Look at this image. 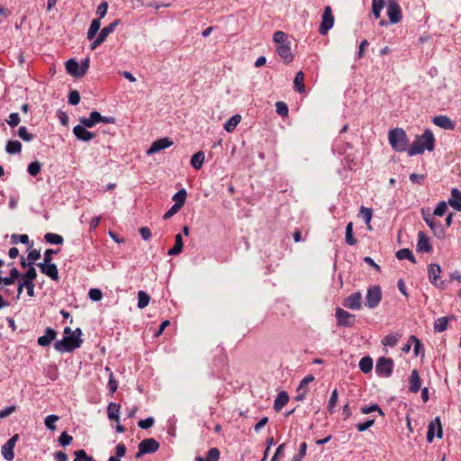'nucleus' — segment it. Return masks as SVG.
<instances>
[{"mask_svg":"<svg viewBox=\"0 0 461 461\" xmlns=\"http://www.w3.org/2000/svg\"><path fill=\"white\" fill-rule=\"evenodd\" d=\"M140 448H142L143 452L147 454H152L158 450L159 443L153 438H149L141 440L139 443Z\"/></svg>","mask_w":461,"mask_h":461,"instance_id":"obj_19","label":"nucleus"},{"mask_svg":"<svg viewBox=\"0 0 461 461\" xmlns=\"http://www.w3.org/2000/svg\"><path fill=\"white\" fill-rule=\"evenodd\" d=\"M448 323V317H440L436 320L434 323V330L436 332H443L447 330Z\"/></svg>","mask_w":461,"mask_h":461,"instance_id":"obj_42","label":"nucleus"},{"mask_svg":"<svg viewBox=\"0 0 461 461\" xmlns=\"http://www.w3.org/2000/svg\"><path fill=\"white\" fill-rule=\"evenodd\" d=\"M186 196H187L186 190L182 188L181 190H179L173 195L172 199L175 202L174 204L182 208L186 200Z\"/></svg>","mask_w":461,"mask_h":461,"instance_id":"obj_35","label":"nucleus"},{"mask_svg":"<svg viewBox=\"0 0 461 461\" xmlns=\"http://www.w3.org/2000/svg\"><path fill=\"white\" fill-rule=\"evenodd\" d=\"M437 428V438H441L443 437V429L441 425V421L439 417H436L432 421L429 423L428 432H427V440L431 443L435 438V429Z\"/></svg>","mask_w":461,"mask_h":461,"instance_id":"obj_11","label":"nucleus"},{"mask_svg":"<svg viewBox=\"0 0 461 461\" xmlns=\"http://www.w3.org/2000/svg\"><path fill=\"white\" fill-rule=\"evenodd\" d=\"M441 268L438 264L431 263L428 266V277L429 282L436 287L445 289L447 281L440 278Z\"/></svg>","mask_w":461,"mask_h":461,"instance_id":"obj_4","label":"nucleus"},{"mask_svg":"<svg viewBox=\"0 0 461 461\" xmlns=\"http://www.w3.org/2000/svg\"><path fill=\"white\" fill-rule=\"evenodd\" d=\"M121 405L115 402H110L107 408V416L111 420L118 421L120 420Z\"/></svg>","mask_w":461,"mask_h":461,"instance_id":"obj_28","label":"nucleus"},{"mask_svg":"<svg viewBox=\"0 0 461 461\" xmlns=\"http://www.w3.org/2000/svg\"><path fill=\"white\" fill-rule=\"evenodd\" d=\"M447 205H449L447 202L441 201L437 204L433 214H428L426 216L424 212H422L423 219L431 230H435L437 228L435 216H443L448 209Z\"/></svg>","mask_w":461,"mask_h":461,"instance_id":"obj_8","label":"nucleus"},{"mask_svg":"<svg viewBox=\"0 0 461 461\" xmlns=\"http://www.w3.org/2000/svg\"><path fill=\"white\" fill-rule=\"evenodd\" d=\"M101 120V113L97 111L90 113L89 117H80L79 122L82 125L87 128H93L95 124L99 123Z\"/></svg>","mask_w":461,"mask_h":461,"instance_id":"obj_21","label":"nucleus"},{"mask_svg":"<svg viewBox=\"0 0 461 461\" xmlns=\"http://www.w3.org/2000/svg\"><path fill=\"white\" fill-rule=\"evenodd\" d=\"M393 360L390 357H381L377 359L375 372L378 376L389 377L393 374Z\"/></svg>","mask_w":461,"mask_h":461,"instance_id":"obj_7","label":"nucleus"},{"mask_svg":"<svg viewBox=\"0 0 461 461\" xmlns=\"http://www.w3.org/2000/svg\"><path fill=\"white\" fill-rule=\"evenodd\" d=\"M388 140L391 147L397 152H403L407 149L408 138L406 132L402 128L390 130Z\"/></svg>","mask_w":461,"mask_h":461,"instance_id":"obj_2","label":"nucleus"},{"mask_svg":"<svg viewBox=\"0 0 461 461\" xmlns=\"http://www.w3.org/2000/svg\"><path fill=\"white\" fill-rule=\"evenodd\" d=\"M108 3L104 1L102 2L96 9V14L99 15L100 20L104 18L107 13Z\"/></svg>","mask_w":461,"mask_h":461,"instance_id":"obj_61","label":"nucleus"},{"mask_svg":"<svg viewBox=\"0 0 461 461\" xmlns=\"http://www.w3.org/2000/svg\"><path fill=\"white\" fill-rule=\"evenodd\" d=\"M44 240H46V242L55 245L62 244L64 241L62 236L53 232H47L46 235L44 236Z\"/></svg>","mask_w":461,"mask_h":461,"instance_id":"obj_40","label":"nucleus"},{"mask_svg":"<svg viewBox=\"0 0 461 461\" xmlns=\"http://www.w3.org/2000/svg\"><path fill=\"white\" fill-rule=\"evenodd\" d=\"M314 380V376L312 375H308L304 378L302 379V381L299 384V386L297 387V391H304L307 389V385L312 383Z\"/></svg>","mask_w":461,"mask_h":461,"instance_id":"obj_57","label":"nucleus"},{"mask_svg":"<svg viewBox=\"0 0 461 461\" xmlns=\"http://www.w3.org/2000/svg\"><path fill=\"white\" fill-rule=\"evenodd\" d=\"M37 277V271L33 266H30L25 273L22 275L23 282H34Z\"/></svg>","mask_w":461,"mask_h":461,"instance_id":"obj_43","label":"nucleus"},{"mask_svg":"<svg viewBox=\"0 0 461 461\" xmlns=\"http://www.w3.org/2000/svg\"><path fill=\"white\" fill-rule=\"evenodd\" d=\"M41 169V164L39 161H33L28 165L27 171L28 173L35 176H37Z\"/></svg>","mask_w":461,"mask_h":461,"instance_id":"obj_51","label":"nucleus"},{"mask_svg":"<svg viewBox=\"0 0 461 461\" xmlns=\"http://www.w3.org/2000/svg\"><path fill=\"white\" fill-rule=\"evenodd\" d=\"M173 144V141L168 138L158 139L152 142L151 146L148 149L147 153L149 155L155 154L160 150H163Z\"/></svg>","mask_w":461,"mask_h":461,"instance_id":"obj_17","label":"nucleus"},{"mask_svg":"<svg viewBox=\"0 0 461 461\" xmlns=\"http://www.w3.org/2000/svg\"><path fill=\"white\" fill-rule=\"evenodd\" d=\"M432 122L436 126L447 131H453L456 127L455 122L447 115H437Z\"/></svg>","mask_w":461,"mask_h":461,"instance_id":"obj_16","label":"nucleus"},{"mask_svg":"<svg viewBox=\"0 0 461 461\" xmlns=\"http://www.w3.org/2000/svg\"><path fill=\"white\" fill-rule=\"evenodd\" d=\"M386 14L391 23H398L402 20V9L395 0H389Z\"/></svg>","mask_w":461,"mask_h":461,"instance_id":"obj_10","label":"nucleus"},{"mask_svg":"<svg viewBox=\"0 0 461 461\" xmlns=\"http://www.w3.org/2000/svg\"><path fill=\"white\" fill-rule=\"evenodd\" d=\"M89 298L94 302H99L103 298V293L98 288H91L88 292Z\"/></svg>","mask_w":461,"mask_h":461,"instance_id":"obj_54","label":"nucleus"},{"mask_svg":"<svg viewBox=\"0 0 461 461\" xmlns=\"http://www.w3.org/2000/svg\"><path fill=\"white\" fill-rule=\"evenodd\" d=\"M121 23V20L116 19L113 23H111L109 25L104 27L98 36L104 41L106 38L114 32L116 26Z\"/></svg>","mask_w":461,"mask_h":461,"instance_id":"obj_29","label":"nucleus"},{"mask_svg":"<svg viewBox=\"0 0 461 461\" xmlns=\"http://www.w3.org/2000/svg\"><path fill=\"white\" fill-rule=\"evenodd\" d=\"M304 74L303 71H299L295 74L294 80V88L298 93H303L305 91V86L303 85Z\"/></svg>","mask_w":461,"mask_h":461,"instance_id":"obj_32","label":"nucleus"},{"mask_svg":"<svg viewBox=\"0 0 461 461\" xmlns=\"http://www.w3.org/2000/svg\"><path fill=\"white\" fill-rule=\"evenodd\" d=\"M451 196L447 203L455 210L461 212V192L457 188L451 189Z\"/></svg>","mask_w":461,"mask_h":461,"instance_id":"obj_24","label":"nucleus"},{"mask_svg":"<svg viewBox=\"0 0 461 461\" xmlns=\"http://www.w3.org/2000/svg\"><path fill=\"white\" fill-rule=\"evenodd\" d=\"M396 258L400 260L409 259L411 262L415 263V258L412 255V252L409 249H402L396 252Z\"/></svg>","mask_w":461,"mask_h":461,"instance_id":"obj_41","label":"nucleus"},{"mask_svg":"<svg viewBox=\"0 0 461 461\" xmlns=\"http://www.w3.org/2000/svg\"><path fill=\"white\" fill-rule=\"evenodd\" d=\"M399 337H400V335H398L396 333H390L383 339L382 343L385 347L393 348L396 346Z\"/></svg>","mask_w":461,"mask_h":461,"instance_id":"obj_39","label":"nucleus"},{"mask_svg":"<svg viewBox=\"0 0 461 461\" xmlns=\"http://www.w3.org/2000/svg\"><path fill=\"white\" fill-rule=\"evenodd\" d=\"M288 393L285 391L280 392L274 402V410L276 411H280L283 409V407L288 402Z\"/></svg>","mask_w":461,"mask_h":461,"instance_id":"obj_27","label":"nucleus"},{"mask_svg":"<svg viewBox=\"0 0 461 461\" xmlns=\"http://www.w3.org/2000/svg\"><path fill=\"white\" fill-rule=\"evenodd\" d=\"M60 251L59 249H48L44 252L43 262H52V257L54 254H58Z\"/></svg>","mask_w":461,"mask_h":461,"instance_id":"obj_63","label":"nucleus"},{"mask_svg":"<svg viewBox=\"0 0 461 461\" xmlns=\"http://www.w3.org/2000/svg\"><path fill=\"white\" fill-rule=\"evenodd\" d=\"M418 233H419V239H418V242H417V251L430 253L432 251V246L430 244L429 237H427L425 232H418Z\"/></svg>","mask_w":461,"mask_h":461,"instance_id":"obj_20","label":"nucleus"},{"mask_svg":"<svg viewBox=\"0 0 461 461\" xmlns=\"http://www.w3.org/2000/svg\"><path fill=\"white\" fill-rule=\"evenodd\" d=\"M126 446L123 443H119L115 447V457L121 458L123 457L126 454Z\"/></svg>","mask_w":461,"mask_h":461,"instance_id":"obj_64","label":"nucleus"},{"mask_svg":"<svg viewBox=\"0 0 461 461\" xmlns=\"http://www.w3.org/2000/svg\"><path fill=\"white\" fill-rule=\"evenodd\" d=\"M19 439V435L14 434L12 438H10L6 443L2 447V456L7 461H12L14 458V448L17 440Z\"/></svg>","mask_w":461,"mask_h":461,"instance_id":"obj_13","label":"nucleus"},{"mask_svg":"<svg viewBox=\"0 0 461 461\" xmlns=\"http://www.w3.org/2000/svg\"><path fill=\"white\" fill-rule=\"evenodd\" d=\"M19 242L28 245L29 249L32 247V243H30L29 236L27 234H13L11 236V243L18 244Z\"/></svg>","mask_w":461,"mask_h":461,"instance_id":"obj_36","label":"nucleus"},{"mask_svg":"<svg viewBox=\"0 0 461 461\" xmlns=\"http://www.w3.org/2000/svg\"><path fill=\"white\" fill-rule=\"evenodd\" d=\"M19 137L24 141H31L34 139V135L32 133L28 132L26 127L21 126L18 130Z\"/></svg>","mask_w":461,"mask_h":461,"instance_id":"obj_53","label":"nucleus"},{"mask_svg":"<svg viewBox=\"0 0 461 461\" xmlns=\"http://www.w3.org/2000/svg\"><path fill=\"white\" fill-rule=\"evenodd\" d=\"M6 122L9 124V126L12 127V128L17 126L20 123V122H21V118H20L19 113H10L9 117H8V120Z\"/></svg>","mask_w":461,"mask_h":461,"instance_id":"obj_55","label":"nucleus"},{"mask_svg":"<svg viewBox=\"0 0 461 461\" xmlns=\"http://www.w3.org/2000/svg\"><path fill=\"white\" fill-rule=\"evenodd\" d=\"M382 300V290L379 285H372L367 289L365 305L369 309H375Z\"/></svg>","mask_w":461,"mask_h":461,"instance_id":"obj_6","label":"nucleus"},{"mask_svg":"<svg viewBox=\"0 0 461 461\" xmlns=\"http://www.w3.org/2000/svg\"><path fill=\"white\" fill-rule=\"evenodd\" d=\"M154 422V419L152 417H149L144 420H140L138 421V426L142 429H148L153 426Z\"/></svg>","mask_w":461,"mask_h":461,"instance_id":"obj_56","label":"nucleus"},{"mask_svg":"<svg viewBox=\"0 0 461 461\" xmlns=\"http://www.w3.org/2000/svg\"><path fill=\"white\" fill-rule=\"evenodd\" d=\"M41 258V252L38 249H32L28 254V265L33 266L34 262Z\"/></svg>","mask_w":461,"mask_h":461,"instance_id":"obj_60","label":"nucleus"},{"mask_svg":"<svg viewBox=\"0 0 461 461\" xmlns=\"http://www.w3.org/2000/svg\"><path fill=\"white\" fill-rule=\"evenodd\" d=\"M105 371L109 373V381H108V386L111 393H113L116 392L118 388L117 382L113 376V373L112 369L109 366L105 367Z\"/></svg>","mask_w":461,"mask_h":461,"instance_id":"obj_46","label":"nucleus"},{"mask_svg":"<svg viewBox=\"0 0 461 461\" xmlns=\"http://www.w3.org/2000/svg\"><path fill=\"white\" fill-rule=\"evenodd\" d=\"M149 300L150 297L146 292L140 291L138 293V307L140 309H144L146 306H148Z\"/></svg>","mask_w":461,"mask_h":461,"instance_id":"obj_44","label":"nucleus"},{"mask_svg":"<svg viewBox=\"0 0 461 461\" xmlns=\"http://www.w3.org/2000/svg\"><path fill=\"white\" fill-rule=\"evenodd\" d=\"M335 317L339 327L350 328L357 322L355 314H352L340 307L336 308Z\"/></svg>","mask_w":461,"mask_h":461,"instance_id":"obj_5","label":"nucleus"},{"mask_svg":"<svg viewBox=\"0 0 461 461\" xmlns=\"http://www.w3.org/2000/svg\"><path fill=\"white\" fill-rule=\"evenodd\" d=\"M58 332L54 329L48 327L45 329L44 335L38 338V344L41 347H49L51 341L55 340L57 338Z\"/></svg>","mask_w":461,"mask_h":461,"instance_id":"obj_18","label":"nucleus"},{"mask_svg":"<svg viewBox=\"0 0 461 461\" xmlns=\"http://www.w3.org/2000/svg\"><path fill=\"white\" fill-rule=\"evenodd\" d=\"M59 420V417L58 415L50 414V415H48L44 419V424L48 429L55 430L56 429L55 422L58 421Z\"/></svg>","mask_w":461,"mask_h":461,"instance_id":"obj_45","label":"nucleus"},{"mask_svg":"<svg viewBox=\"0 0 461 461\" xmlns=\"http://www.w3.org/2000/svg\"><path fill=\"white\" fill-rule=\"evenodd\" d=\"M83 339H75L72 335L64 336L62 339L55 341L53 347L58 352H72L81 347Z\"/></svg>","mask_w":461,"mask_h":461,"instance_id":"obj_3","label":"nucleus"},{"mask_svg":"<svg viewBox=\"0 0 461 461\" xmlns=\"http://www.w3.org/2000/svg\"><path fill=\"white\" fill-rule=\"evenodd\" d=\"M342 305L350 310H360L362 308V294L360 292H356L346 297Z\"/></svg>","mask_w":461,"mask_h":461,"instance_id":"obj_12","label":"nucleus"},{"mask_svg":"<svg viewBox=\"0 0 461 461\" xmlns=\"http://www.w3.org/2000/svg\"><path fill=\"white\" fill-rule=\"evenodd\" d=\"M220 450L217 447H212L208 450L204 461H219Z\"/></svg>","mask_w":461,"mask_h":461,"instance_id":"obj_52","label":"nucleus"},{"mask_svg":"<svg viewBox=\"0 0 461 461\" xmlns=\"http://www.w3.org/2000/svg\"><path fill=\"white\" fill-rule=\"evenodd\" d=\"M66 69L69 75H71L75 77H82L79 64L76 59H69L66 62Z\"/></svg>","mask_w":461,"mask_h":461,"instance_id":"obj_25","label":"nucleus"},{"mask_svg":"<svg viewBox=\"0 0 461 461\" xmlns=\"http://www.w3.org/2000/svg\"><path fill=\"white\" fill-rule=\"evenodd\" d=\"M373 411H378V413L383 417H384V415H385L384 412L383 411V410L380 408V406L377 403H374L370 406H364L361 408V412L364 414H368Z\"/></svg>","mask_w":461,"mask_h":461,"instance_id":"obj_48","label":"nucleus"},{"mask_svg":"<svg viewBox=\"0 0 461 461\" xmlns=\"http://www.w3.org/2000/svg\"><path fill=\"white\" fill-rule=\"evenodd\" d=\"M374 423H375V420L370 419V420H366L365 422L357 423L356 425V427L359 432H363V431L368 429L370 427H372L374 425Z\"/></svg>","mask_w":461,"mask_h":461,"instance_id":"obj_59","label":"nucleus"},{"mask_svg":"<svg viewBox=\"0 0 461 461\" xmlns=\"http://www.w3.org/2000/svg\"><path fill=\"white\" fill-rule=\"evenodd\" d=\"M287 34L282 31H277L274 33V36H273V41L277 43L278 45H281V44H287L288 42H286L287 41Z\"/></svg>","mask_w":461,"mask_h":461,"instance_id":"obj_50","label":"nucleus"},{"mask_svg":"<svg viewBox=\"0 0 461 461\" xmlns=\"http://www.w3.org/2000/svg\"><path fill=\"white\" fill-rule=\"evenodd\" d=\"M435 147V138L430 130H426L424 133L418 136L408 149L409 156L412 157L421 154L425 149L432 151Z\"/></svg>","mask_w":461,"mask_h":461,"instance_id":"obj_1","label":"nucleus"},{"mask_svg":"<svg viewBox=\"0 0 461 461\" xmlns=\"http://www.w3.org/2000/svg\"><path fill=\"white\" fill-rule=\"evenodd\" d=\"M373 212L372 209L366 208L365 206H361L358 217L362 218L366 224H367L368 228L371 229V226L369 225L370 221L372 219Z\"/></svg>","mask_w":461,"mask_h":461,"instance_id":"obj_37","label":"nucleus"},{"mask_svg":"<svg viewBox=\"0 0 461 461\" xmlns=\"http://www.w3.org/2000/svg\"><path fill=\"white\" fill-rule=\"evenodd\" d=\"M86 128L82 124L76 125L73 128V133L77 140L87 142L95 137V133L87 131Z\"/></svg>","mask_w":461,"mask_h":461,"instance_id":"obj_15","label":"nucleus"},{"mask_svg":"<svg viewBox=\"0 0 461 461\" xmlns=\"http://www.w3.org/2000/svg\"><path fill=\"white\" fill-rule=\"evenodd\" d=\"M410 386L409 391L411 393H416L420 390L421 383L420 374L417 369H413L411 371V376L409 378Z\"/></svg>","mask_w":461,"mask_h":461,"instance_id":"obj_23","label":"nucleus"},{"mask_svg":"<svg viewBox=\"0 0 461 461\" xmlns=\"http://www.w3.org/2000/svg\"><path fill=\"white\" fill-rule=\"evenodd\" d=\"M38 267H40L41 272L49 276L51 280L59 281V270L56 264L52 262H42L39 263Z\"/></svg>","mask_w":461,"mask_h":461,"instance_id":"obj_14","label":"nucleus"},{"mask_svg":"<svg viewBox=\"0 0 461 461\" xmlns=\"http://www.w3.org/2000/svg\"><path fill=\"white\" fill-rule=\"evenodd\" d=\"M276 113L279 115L285 116L288 114V107H287L286 104H285L284 102H277L276 104Z\"/></svg>","mask_w":461,"mask_h":461,"instance_id":"obj_62","label":"nucleus"},{"mask_svg":"<svg viewBox=\"0 0 461 461\" xmlns=\"http://www.w3.org/2000/svg\"><path fill=\"white\" fill-rule=\"evenodd\" d=\"M334 25V17L332 15V9L330 5L325 6L324 12L321 16V23L319 27V32L321 35H326L328 32Z\"/></svg>","mask_w":461,"mask_h":461,"instance_id":"obj_9","label":"nucleus"},{"mask_svg":"<svg viewBox=\"0 0 461 461\" xmlns=\"http://www.w3.org/2000/svg\"><path fill=\"white\" fill-rule=\"evenodd\" d=\"M359 368L360 370L365 373L368 374L373 369V359L369 356L364 357L359 361Z\"/></svg>","mask_w":461,"mask_h":461,"instance_id":"obj_33","label":"nucleus"},{"mask_svg":"<svg viewBox=\"0 0 461 461\" xmlns=\"http://www.w3.org/2000/svg\"><path fill=\"white\" fill-rule=\"evenodd\" d=\"M337 402H338V391H337V389H334L331 393V395L330 397L328 406H327V410L330 414L334 412V408L337 404Z\"/></svg>","mask_w":461,"mask_h":461,"instance_id":"obj_49","label":"nucleus"},{"mask_svg":"<svg viewBox=\"0 0 461 461\" xmlns=\"http://www.w3.org/2000/svg\"><path fill=\"white\" fill-rule=\"evenodd\" d=\"M80 102V95L77 90H72L68 95V103L71 105H77Z\"/></svg>","mask_w":461,"mask_h":461,"instance_id":"obj_58","label":"nucleus"},{"mask_svg":"<svg viewBox=\"0 0 461 461\" xmlns=\"http://www.w3.org/2000/svg\"><path fill=\"white\" fill-rule=\"evenodd\" d=\"M204 158H205V156L203 151H198V152L194 153L191 158V161H190L191 166L194 169H197V170L200 169L203 167Z\"/></svg>","mask_w":461,"mask_h":461,"instance_id":"obj_31","label":"nucleus"},{"mask_svg":"<svg viewBox=\"0 0 461 461\" xmlns=\"http://www.w3.org/2000/svg\"><path fill=\"white\" fill-rule=\"evenodd\" d=\"M385 0H373L372 1V13L374 16L378 19L381 16V11L384 7Z\"/></svg>","mask_w":461,"mask_h":461,"instance_id":"obj_38","label":"nucleus"},{"mask_svg":"<svg viewBox=\"0 0 461 461\" xmlns=\"http://www.w3.org/2000/svg\"><path fill=\"white\" fill-rule=\"evenodd\" d=\"M183 247H184L183 236H182L181 232H178L175 237V245L171 249H168L167 255H169V256L179 255L183 250Z\"/></svg>","mask_w":461,"mask_h":461,"instance_id":"obj_26","label":"nucleus"},{"mask_svg":"<svg viewBox=\"0 0 461 461\" xmlns=\"http://www.w3.org/2000/svg\"><path fill=\"white\" fill-rule=\"evenodd\" d=\"M276 51L280 58L286 63H290L294 59V55L291 51L290 42L287 44H281L277 46Z\"/></svg>","mask_w":461,"mask_h":461,"instance_id":"obj_22","label":"nucleus"},{"mask_svg":"<svg viewBox=\"0 0 461 461\" xmlns=\"http://www.w3.org/2000/svg\"><path fill=\"white\" fill-rule=\"evenodd\" d=\"M241 120L240 115L235 114L231 116L225 123H224V130L228 132H231L235 130L237 125L240 123Z\"/></svg>","mask_w":461,"mask_h":461,"instance_id":"obj_34","label":"nucleus"},{"mask_svg":"<svg viewBox=\"0 0 461 461\" xmlns=\"http://www.w3.org/2000/svg\"><path fill=\"white\" fill-rule=\"evenodd\" d=\"M72 441L73 437L70 436L67 431H63L58 439L59 444L63 447L69 446L72 443Z\"/></svg>","mask_w":461,"mask_h":461,"instance_id":"obj_47","label":"nucleus"},{"mask_svg":"<svg viewBox=\"0 0 461 461\" xmlns=\"http://www.w3.org/2000/svg\"><path fill=\"white\" fill-rule=\"evenodd\" d=\"M22 143L17 140H8L5 146V151L11 155L19 154L22 151Z\"/></svg>","mask_w":461,"mask_h":461,"instance_id":"obj_30","label":"nucleus"}]
</instances>
